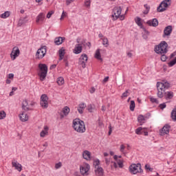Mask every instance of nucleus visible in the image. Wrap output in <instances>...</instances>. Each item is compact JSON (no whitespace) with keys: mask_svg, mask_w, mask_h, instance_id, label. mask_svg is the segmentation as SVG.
I'll use <instances>...</instances> for the list:
<instances>
[{"mask_svg":"<svg viewBox=\"0 0 176 176\" xmlns=\"http://www.w3.org/2000/svg\"><path fill=\"white\" fill-rule=\"evenodd\" d=\"M170 87V83L167 81L157 82V96L159 98H163L164 97V93L166 90Z\"/></svg>","mask_w":176,"mask_h":176,"instance_id":"nucleus-1","label":"nucleus"},{"mask_svg":"<svg viewBox=\"0 0 176 176\" xmlns=\"http://www.w3.org/2000/svg\"><path fill=\"white\" fill-rule=\"evenodd\" d=\"M73 129L77 133H83L86 131V126L85 125V122L80 120L79 118H76L73 120Z\"/></svg>","mask_w":176,"mask_h":176,"instance_id":"nucleus-2","label":"nucleus"},{"mask_svg":"<svg viewBox=\"0 0 176 176\" xmlns=\"http://www.w3.org/2000/svg\"><path fill=\"white\" fill-rule=\"evenodd\" d=\"M167 47H168V44L166 41H161L158 45H155L154 48V52L157 54H166L167 53Z\"/></svg>","mask_w":176,"mask_h":176,"instance_id":"nucleus-3","label":"nucleus"},{"mask_svg":"<svg viewBox=\"0 0 176 176\" xmlns=\"http://www.w3.org/2000/svg\"><path fill=\"white\" fill-rule=\"evenodd\" d=\"M38 75L39 76V79L41 82H43L45 79H46V76H47V66L45 64L40 63L38 65Z\"/></svg>","mask_w":176,"mask_h":176,"instance_id":"nucleus-4","label":"nucleus"},{"mask_svg":"<svg viewBox=\"0 0 176 176\" xmlns=\"http://www.w3.org/2000/svg\"><path fill=\"white\" fill-rule=\"evenodd\" d=\"M112 17L114 21L118 19H120L121 21L124 19V14H122V7L116 6L113 8Z\"/></svg>","mask_w":176,"mask_h":176,"instance_id":"nucleus-5","label":"nucleus"},{"mask_svg":"<svg viewBox=\"0 0 176 176\" xmlns=\"http://www.w3.org/2000/svg\"><path fill=\"white\" fill-rule=\"evenodd\" d=\"M47 47L43 46L40 49H38L36 52V58L37 60H42L46 56V53L47 52Z\"/></svg>","mask_w":176,"mask_h":176,"instance_id":"nucleus-6","label":"nucleus"},{"mask_svg":"<svg viewBox=\"0 0 176 176\" xmlns=\"http://www.w3.org/2000/svg\"><path fill=\"white\" fill-rule=\"evenodd\" d=\"M40 105L43 109H47V108H49V97H47V95H41L40 98Z\"/></svg>","mask_w":176,"mask_h":176,"instance_id":"nucleus-7","label":"nucleus"},{"mask_svg":"<svg viewBox=\"0 0 176 176\" xmlns=\"http://www.w3.org/2000/svg\"><path fill=\"white\" fill-rule=\"evenodd\" d=\"M129 171L131 174H138V173H142V168H141V164H132L129 166Z\"/></svg>","mask_w":176,"mask_h":176,"instance_id":"nucleus-8","label":"nucleus"},{"mask_svg":"<svg viewBox=\"0 0 176 176\" xmlns=\"http://www.w3.org/2000/svg\"><path fill=\"white\" fill-rule=\"evenodd\" d=\"M171 6V0H164L157 7V12H164L168 8V6Z\"/></svg>","mask_w":176,"mask_h":176,"instance_id":"nucleus-9","label":"nucleus"},{"mask_svg":"<svg viewBox=\"0 0 176 176\" xmlns=\"http://www.w3.org/2000/svg\"><path fill=\"white\" fill-rule=\"evenodd\" d=\"M89 171H90V165L87 163H83L80 166V173L81 175H89Z\"/></svg>","mask_w":176,"mask_h":176,"instance_id":"nucleus-10","label":"nucleus"},{"mask_svg":"<svg viewBox=\"0 0 176 176\" xmlns=\"http://www.w3.org/2000/svg\"><path fill=\"white\" fill-rule=\"evenodd\" d=\"M35 105V102L25 100L22 102V108L23 111H31Z\"/></svg>","mask_w":176,"mask_h":176,"instance_id":"nucleus-11","label":"nucleus"},{"mask_svg":"<svg viewBox=\"0 0 176 176\" xmlns=\"http://www.w3.org/2000/svg\"><path fill=\"white\" fill-rule=\"evenodd\" d=\"M88 57L87 54H82L78 59L79 65L82 66V68H86V64L87 63Z\"/></svg>","mask_w":176,"mask_h":176,"instance_id":"nucleus-12","label":"nucleus"},{"mask_svg":"<svg viewBox=\"0 0 176 176\" xmlns=\"http://www.w3.org/2000/svg\"><path fill=\"white\" fill-rule=\"evenodd\" d=\"M20 56V49L19 47H14L10 54V57L13 61Z\"/></svg>","mask_w":176,"mask_h":176,"instance_id":"nucleus-13","label":"nucleus"},{"mask_svg":"<svg viewBox=\"0 0 176 176\" xmlns=\"http://www.w3.org/2000/svg\"><path fill=\"white\" fill-rule=\"evenodd\" d=\"M170 129L171 126L168 124H166L160 130V135L164 136L169 134Z\"/></svg>","mask_w":176,"mask_h":176,"instance_id":"nucleus-14","label":"nucleus"},{"mask_svg":"<svg viewBox=\"0 0 176 176\" xmlns=\"http://www.w3.org/2000/svg\"><path fill=\"white\" fill-rule=\"evenodd\" d=\"M171 32H173V26L168 25L164 30V34L162 37L164 38H168L171 35Z\"/></svg>","mask_w":176,"mask_h":176,"instance_id":"nucleus-15","label":"nucleus"},{"mask_svg":"<svg viewBox=\"0 0 176 176\" xmlns=\"http://www.w3.org/2000/svg\"><path fill=\"white\" fill-rule=\"evenodd\" d=\"M71 109L68 107V106H65L62 109V113H60V119H64L65 116H68L69 114Z\"/></svg>","mask_w":176,"mask_h":176,"instance_id":"nucleus-16","label":"nucleus"},{"mask_svg":"<svg viewBox=\"0 0 176 176\" xmlns=\"http://www.w3.org/2000/svg\"><path fill=\"white\" fill-rule=\"evenodd\" d=\"M12 166L14 167L15 170H17L19 173L23 170V166H21V164L19 163V162L15 160L12 161Z\"/></svg>","mask_w":176,"mask_h":176,"instance_id":"nucleus-17","label":"nucleus"},{"mask_svg":"<svg viewBox=\"0 0 176 176\" xmlns=\"http://www.w3.org/2000/svg\"><path fill=\"white\" fill-rule=\"evenodd\" d=\"M146 24L150 27H157L159 25V21H157V19L154 18L147 21Z\"/></svg>","mask_w":176,"mask_h":176,"instance_id":"nucleus-18","label":"nucleus"},{"mask_svg":"<svg viewBox=\"0 0 176 176\" xmlns=\"http://www.w3.org/2000/svg\"><path fill=\"white\" fill-rule=\"evenodd\" d=\"M49 135V126L47 125H45L43 126V129L40 133V137L42 138H45L46 135Z\"/></svg>","mask_w":176,"mask_h":176,"instance_id":"nucleus-19","label":"nucleus"},{"mask_svg":"<svg viewBox=\"0 0 176 176\" xmlns=\"http://www.w3.org/2000/svg\"><path fill=\"white\" fill-rule=\"evenodd\" d=\"M82 157L85 160H91V153L87 150H85L82 152Z\"/></svg>","mask_w":176,"mask_h":176,"instance_id":"nucleus-20","label":"nucleus"},{"mask_svg":"<svg viewBox=\"0 0 176 176\" xmlns=\"http://www.w3.org/2000/svg\"><path fill=\"white\" fill-rule=\"evenodd\" d=\"M94 173L96 176H102L104 175V169L101 166L95 168Z\"/></svg>","mask_w":176,"mask_h":176,"instance_id":"nucleus-21","label":"nucleus"},{"mask_svg":"<svg viewBox=\"0 0 176 176\" xmlns=\"http://www.w3.org/2000/svg\"><path fill=\"white\" fill-rule=\"evenodd\" d=\"M82 44H77L75 45L73 52L74 54H80V53H82Z\"/></svg>","mask_w":176,"mask_h":176,"instance_id":"nucleus-22","label":"nucleus"},{"mask_svg":"<svg viewBox=\"0 0 176 176\" xmlns=\"http://www.w3.org/2000/svg\"><path fill=\"white\" fill-rule=\"evenodd\" d=\"M65 41V37H56L54 39V43L55 45H57L58 46L60 45H62V43Z\"/></svg>","mask_w":176,"mask_h":176,"instance_id":"nucleus-23","label":"nucleus"},{"mask_svg":"<svg viewBox=\"0 0 176 176\" xmlns=\"http://www.w3.org/2000/svg\"><path fill=\"white\" fill-rule=\"evenodd\" d=\"M19 117L21 122H27V120H28V115L24 112L19 114Z\"/></svg>","mask_w":176,"mask_h":176,"instance_id":"nucleus-24","label":"nucleus"},{"mask_svg":"<svg viewBox=\"0 0 176 176\" xmlns=\"http://www.w3.org/2000/svg\"><path fill=\"white\" fill-rule=\"evenodd\" d=\"M114 160H116L117 164L118 165V167L120 168H123V160L118 159V155H115L113 156Z\"/></svg>","mask_w":176,"mask_h":176,"instance_id":"nucleus-25","label":"nucleus"},{"mask_svg":"<svg viewBox=\"0 0 176 176\" xmlns=\"http://www.w3.org/2000/svg\"><path fill=\"white\" fill-rule=\"evenodd\" d=\"M86 107H87L85 103H80L79 105H78V111L82 114L83 113V111H85V109L86 108Z\"/></svg>","mask_w":176,"mask_h":176,"instance_id":"nucleus-26","label":"nucleus"},{"mask_svg":"<svg viewBox=\"0 0 176 176\" xmlns=\"http://www.w3.org/2000/svg\"><path fill=\"white\" fill-rule=\"evenodd\" d=\"M58 54H59V60H61L64 58V56H65V50L64 47H62L58 50Z\"/></svg>","mask_w":176,"mask_h":176,"instance_id":"nucleus-27","label":"nucleus"},{"mask_svg":"<svg viewBox=\"0 0 176 176\" xmlns=\"http://www.w3.org/2000/svg\"><path fill=\"white\" fill-rule=\"evenodd\" d=\"M44 20L45 14H43V12H41L36 16V22L39 23L41 21H43Z\"/></svg>","mask_w":176,"mask_h":176,"instance_id":"nucleus-28","label":"nucleus"},{"mask_svg":"<svg viewBox=\"0 0 176 176\" xmlns=\"http://www.w3.org/2000/svg\"><path fill=\"white\" fill-rule=\"evenodd\" d=\"M146 128H142V126L138 127L135 129V133L138 135H142L144 134V130H145Z\"/></svg>","mask_w":176,"mask_h":176,"instance_id":"nucleus-29","label":"nucleus"},{"mask_svg":"<svg viewBox=\"0 0 176 176\" xmlns=\"http://www.w3.org/2000/svg\"><path fill=\"white\" fill-rule=\"evenodd\" d=\"M174 97V93L173 91H167L165 93L166 100H171Z\"/></svg>","mask_w":176,"mask_h":176,"instance_id":"nucleus-30","label":"nucleus"},{"mask_svg":"<svg viewBox=\"0 0 176 176\" xmlns=\"http://www.w3.org/2000/svg\"><path fill=\"white\" fill-rule=\"evenodd\" d=\"M135 23L137 24V25H138V27H140V28H144V25H142V22H141V18L137 16L135 19Z\"/></svg>","mask_w":176,"mask_h":176,"instance_id":"nucleus-31","label":"nucleus"},{"mask_svg":"<svg viewBox=\"0 0 176 176\" xmlns=\"http://www.w3.org/2000/svg\"><path fill=\"white\" fill-rule=\"evenodd\" d=\"M138 122H139V123H140V126H142V124H144V123H145V116H144L142 115L138 116Z\"/></svg>","mask_w":176,"mask_h":176,"instance_id":"nucleus-32","label":"nucleus"},{"mask_svg":"<svg viewBox=\"0 0 176 176\" xmlns=\"http://www.w3.org/2000/svg\"><path fill=\"white\" fill-rule=\"evenodd\" d=\"M94 57L97 60H100V61H102V58H101V53L100 52V50H97L96 51Z\"/></svg>","mask_w":176,"mask_h":176,"instance_id":"nucleus-33","label":"nucleus"},{"mask_svg":"<svg viewBox=\"0 0 176 176\" xmlns=\"http://www.w3.org/2000/svg\"><path fill=\"white\" fill-rule=\"evenodd\" d=\"M56 82L59 86H63V85L65 83L64 78L58 77L57 78Z\"/></svg>","mask_w":176,"mask_h":176,"instance_id":"nucleus-34","label":"nucleus"},{"mask_svg":"<svg viewBox=\"0 0 176 176\" xmlns=\"http://www.w3.org/2000/svg\"><path fill=\"white\" fill-rule=\"evenodd\" d=\"M10 16V12L9 11H6L0 15L1 19H8Z\"/></svg>","mask_w":176,"mask_h":176,"instance_id":"nucleus-35","label":"nucleus"},{"mask_svg":"<svg viewBox=\"0 0 176 176\" xmlns=\"http://www.w3.org/2000/svg\"><path fill=\"white\" fill-rule=\"evenodd\" d=\"M102 40V45L105 46V47H108L109 46V43L108 41V38L107 37H103Z\"/></svg>","mask_w":176,"mask_h":176,"instance_id":"nucleus-36","label":"nucleus"},{"mask_svg":"<svg viewBox=\"0 0 176 176\" xmlns=\"http://www.w3.org/2000/svg\"><path fill=\"white\" fill-rule=\"evenodd\" d=\"M96 109V106L94 104H88L87 105V111L88 112H93Z\"/></svg>","mask_w":176,"mask_h":176,"instance_id":"nucleus-37","label":"nucleus"},{"mask_svg":"<svg viewBox=\"0 0 176 176\" xmlns=\"http://www.w3.org/2000/svg\"><path fill=\"white\" fill-rule=\"evenodd\" d=\"M144 6L146 10L143 12V13L144 14H148L151 10V6H149L148 4H144Z\"/></svg>","mask_w":176,"mask_h":176,"instance_id":"nucleus-38","label":"nucleus"},{"mask_svg":"<svg viewBox=\"0 0 176 176\" xmlns=\"http://www.w3.org/2000/svg\"><path fill=\"white\" fill-rule=\"evenodd\" d=\"M84 5H85V8L90 9V6L91 5V0H85Z\"/></svg>","mask_w":176,"mask_h":176,"instance_id":"nucleus-39","label":"nucleus"},{"mask_svg":"<svg viewBox=\"0 0 176 176\" xmlns=\"http://www.w3.org/2000/svg\"><path fill=\"white\" fill-rule=\"evenodd\" d=\"M135 108V102L134 100H131L129 106L130 110L133 112Z\"/></svg>","mask_w":176,"mask_h":176,"instance_id":"nucleus-40","label":"nucleus"},{"mask_svg":"<svg viewBox=\"0 0 176 176\" xmlns=\"http://www.w3.org/2000/svg\"><path fill=\"white\" fill-rule=\"evenodd\" d=\"M144 34L142 35V38L144 39H148V35H149V31L146 30V29L143 28Z\"/></svg>","mask_w":176,"mask_h":176,"instance_id":"nucleus-41","label":"nucleus"},{"mask_svg":"<svg viewBox=\"0 0 176 176\" xmlns=\"http://www.w3.org/2000/svg\"><path fill=\"white\" fill-rule=\"evenodd\" d=\"M94 166L95 168L100 167V160L96 159L94 161Z\"/></svg>","mask_w":176,"mask_h":176,"instance_id":"nucleus-42","label":"nucleus"},{"mask_svg":"<svg viewBox=\"0 0 176 176\" xmlns=\"http://www.w3.org/2000/svg\"><path fill=\"white\" fill-rule=\"evenodd\" d=\"M176 65V57L168 63L169 67H174Z\"/></svg>","mask_w":176,"mask_h":176,"instance_id":"nucleus-43","label":"nucleus"},{"mask_svg":"<svg viewBox=\"0 0 176 176\" xmlns=\"http://www.w3.org/2000/svg\"><path fill=\"white\" fill-rule=\"evenodd\" d=\"M150 100H151V102H153V104H159V101L155 98L151 97Z\"/></svg>","mask_w":176,"mask_h":176,"instance_id":"nucleus-44","label":"nucleus"},{"mask_svg":"<svg viewBox=\"0 0 176 176\" xmlns=\"http://www.w3.org/2000/svg\"><path fill=\"white\" fill-rule=\"evenodd\" d=\"M144 168L145 170H146L147 171H153V168L151 167V165L149 164H146L144 166Z\"/></svg>","mask_w":176,"mask_h":176,"instance_id":"nucleus-45","label":"nucleus"},{"mask_svg":"<svg viewBox=\"0 0 176 176\" xmlns=\"http://www.w3.org/2000/svg\"><path fill=\"white\" fill-rule=\"evenodd\" d=\"M5 118H6V113H5L3 111H0V119H5Z\"/></svg>","mask_w":176,"mask_h":176,"instance_id":"nucleus-46","label":"nucleus"},{"mask_svg":"<svg viewBox=\"0 0 176 176\" xmlns=\"http://www.w3.org/2000/svg\"><path fill=\"white\" fill-rule=\"evenodd\" d=\"M62 166H63V164L61 162L56 163L55 164V168L56 170H58V168H61Z\"/></svg>","mask_w":176,"mask_h":176,"instance_id":"nucleus-47","label":"nucleus"},{"mask_svg":"<svg viewBox=\"0 0 176 176\" xmlns=\"http://www.w3.org/2000/svg\"><path fill=\"white\" fill-rule=\"evenodd\" d=\"M53 14H54V11H50L47 14V19H50Z\"/></svg>","mask_w":176,"mask_h":176,"instance_id":"nucleus-48","label":"nucleus"},{"mask_svg":"<svg viewBox=\"0 0 176 176\" xmlns=\"http://www.w3.org/2000/svg\"><path fill=\"white\" fill-rule=\"evenodd\" d=\"M129 96V89L126 90L125 92H124L122 95V98H124V97H127Z\"/></svg>","mask_w":176,"mask_h":176,"instance_id":"nucleus-49","label":"nucleus"},{"mask_svg":"<svg viewBox=\"0 0 176 176\" xmlns=\"http://www.w3.org/2000/svg\"><path fill=\"white\" fill-rule=\"evenodd\" d=\"M124 149H126V146L122 144L120 147V152H122V153H124Z\"/></svg>","mask_w":176,"mask_h":176,"instance_id":"nucleus-50","label":"nucleus"},{"mask_svg":"<svg viewBox=\"0 0 176 176\" xmlns=\"http://www.w3.org/2000/svg\"><path fill=\"white\" fill-rule=\"evenodd\" d=\"M161 60L162 61H166L167 60V57L165 54H161Z\"/></svg>","mask_w":176,"mask_h":176,"instance_id":"nucleus-51","label":"nucleus"},{"mask_svg":"<svg viewBox=\"0 0 176 176\" xmlns=\"http://www.w3.org/2000/svg\"><path fill=\"white\" fill-rule=\"evenodd\" d=\"M166 107V103H162L159 105V108H160V109H164Z\"/></svg>","mask_w":176,"mask_h":176,"instance_id":"nucleus-52","label":"nucleus"},{"mask_svg":"<svg viewBox=\"0 0 176 176\" xmlns=\"http://www.w3.org/2000/svg\"><path fill=\"white\" fill-rule=\"evenodd\" d=\"M96 92V88L94 87H92L90 90H89V93H91V94H93Z\"/></svg>","mask_w":176,"mask_h":176,"instance_id":"nucleus-53","label":"nucleus"},{"mask_svg":"<svg viewBox=\"0 0 176 176\" xmlns=\"http://www.w3.org/2000/svg\"><path fill=\"white\" fill-rule=\"evenodd\" d=\"M104 160H105V163H106V164H107V165H109V163H111V158H105L104 159Z\"/></svg>","mask_w":176,"mask_h":176,"instance_id":"nucleus-54","label":"nucleus"},{"mask_svg":"<svg viewBox=\"0 0 176 176\" xmlns=\"http://www.w3.org/2000/svg\"><path fill=\"white\" fill-rule=\"evenodd\" d=\"M72 2H74V0H66V5L68 6L71 5V3H72Z\"/></svg>","mask_w":176,"mask_h":176,"instance_id":"nucleus-55","label":"nucleus"},{"mask_svg":"<svg viewBox=\"0 0 176 176\" xmlns=\"http://www.w3.org/2000/svg\"><path fill=\"white\" fill-rule=\"evenodd\" d=\"M65 12L63 10L60 16V20H63V19H64V17H65Z\"/></svg>","mask_w":176,"mask_h":176,"instance_id":"nucleus-56","label":"nucleus"},{"mask_svg":"<svg viewBox=\"0 0 176 176\" xmlns=\"http://www.w3.org/2000/svg\"><path fill=\"white\" fill-rule=\"evenodd\" d=\"M13 78H14V74H8V79H13Z\"/></svg>","mask_w":176,"mask_h":176,"instance_id":"nucleus-57","label":"nucleus"},{"mask_svg":"<svg viewBox=\"0 0 176 176\" xmlns=\"http://www.w3.org/2000/svg\"><path fill=\"white\" fill-rule=\"evenodd\" d=\"M109 80V76L105 77L103 80L104 83H106V82H108Z\"/></svg>","mask_w":176,"mask_h":176,"instance_id":"nucleus-58","label":"nucleus"},{"mask_svg":"<svg viewBox=\"0 0 176 176\" xmlns=\"http://www.w3.org/2000/svg\"><path fill=\"white\" fill-rule=\"evenodd\" d=\"M126 55L129 57V58L133 57V54L131 52H127Z\"/></svg>","mask_w":176,"mask_h":176,"instance_id":"nucleus-59","label":"nucleus"},{"mask_svg":"<svg viewBox=\"0 0 176 176\" xmlns=\"http://www.w3.org/2000/svg\"><path fill=\"white\" fill-rule=\"evenodd\" d=\"M113 167H115V168H118V162H113Z\"/></svg>","mask_w":176,"mask_h":176,"instance_id":"nucleus-60","label":"nucleus"},{"mask_svg":"<svg viewBox=\"0 0 176 176\" xmlns=\"http://www.w3.org/2000/svg\"><path fill=\"white\" fill-rule=\"evenodd\" d=\"M98 36H99V38H100L101 39H103L104 37V35H102V34H101V33H100L99 34H98Z\"/></svg>","mask_w":176,"mask_h":176,"instance_id":"nucleus-61","label":"nucleus"},{"mask_svg":"<svg viewBox=\"0 0 176 176\" xmlns=\"http://www.w3.org/2000/svg\"><path fill=\"white\" fill-rule=\"evenodd\" d=\"M12 96H14V91H11L10 92V97H12Z\"/></svg>","mask_w":176,"mask_h":176,"instance_id":"nucleus-62","label":"nucleus"},{"mask_svg":"<svg viewBox=\"0 0 176 176\" xmlns=\"http://www.w3.org/2000/svg\"><path fill=\"white\" fill-rule=\"evenodd\" d=\"M106 109H107V108L105 107V106H102V111L103 112H105Z\"/></svg>","mask_w":176,"mask_h":176,"instance_id":"nucleus-63","label":"nucleus"},{"mask_svg":"<svg viewBox=\"0 0 176 176\" xmlns=\"http://www.w3.org/2000/svg\"><path fill=\"white\" fill-rule=\"evenodd\" d=\"M143 133L144 134V135H148V131H145V129L143 130Z\"/></svg>","mask_w":176,"mask_h":176,"instance_id":"nucleus-64","label":"nucleus"}]
</instances>
